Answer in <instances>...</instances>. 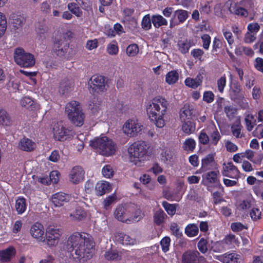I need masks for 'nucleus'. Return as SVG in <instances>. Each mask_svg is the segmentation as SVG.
<instances>
[{
  "instance_id": "obj_1",
  "label": "nucleus",
  "mask_w": 263,
  "mask_h": 263,
  "mask_svg": "<svg viewBox=\"0 0 263 263\" xmlns=\"http://www.w3.org/2000/svg\"><path fill=\"white\" fill-rule=\"evenodd\" d=\"M65 246L68 252L74 251L76 257L80 261H84L92 256L95 245L93 241L85 234L76 232L68 237Z\"/></svg>"
},
{
  "instance_id": "obj_2",
  "label": "nucleus",
  "mask_w": 263,
  "mask_h": 263,
  "mask_svg": "<svg viewBox=\"0 0 263 263\" xmlns=\"http://www.w3.org/2000/svg\"><path fill=\"white\" fill-rule=\"evenodd\" d=\"M168 106L167 100L160 96L155 97L147 104L146 109L148 118L156 127L164 126V116L167 112Z\"/></svg>"
},
{
  "instance_id": "obj_3",
  "label": "nucleus",
  "mask_w": 263,
  "mask_h": 263,
  "mask_svg": "<svg viewBox=\"0 0 263 263\" xmlns=\"http://www.w3.org/2000/svg\"><path fill=\"white\" fill-rule=\"evenodd\" d=\"M90 145L100 154L109 156L114 154L116 151L115 142L106 136L99 137L90 141Z\"/></svg>"
},
{
  "instance_id": "obj_4",
  "label": "nucleus",
  "mask_w": 263,
  "mask_h": 263,
  "mask_svg": "<svg viewBox=\"0 0 263 263\" xmlns=\"http://www.w3.org/2000/svg\"><path fill=\"white\" fill-rule=\"evenodd\" d=\"M65 111L69 119L76 126H81L83 124L85 115L79 102L72 100L68 103Z\"/></svg>"
},
{
  "instance_id": "obj_5",
  "label": "nucleus",
  "mask_w": 263,
  "mask_h": 263,
  "mask_svg": "<svg viewBox=\"0 0 263 263\" xmlns=\"http://www.w3.org/2000/svg\"><path fill=\"white\" fill-rule=\"evenodd\" d=\"M14 60L15 62L22 67H32L35 63L34 55L20 47L16 48L14 50Z\"/></svg>"
},
{
  "instance_id": "obj_6",
  "label": "nucleus",
  "mask_w": 263,
  "mask_h": 263,
  "mask_svg": "<svg viewBox=\"0 0 263 263\" xmlns=\"http://www.w3.org/2000/svg\"><path fill=\"white\" fill-rule=\"evenodd\" d=\"M148 145L144 141H138L133 143L128 148L130 159L133 158L134 161L143 160L148 152Z\"/></svg>"
},
{
  "instance_id": "obj_7",
  "label": "nucleus",
  "mask_w": 263,
  "mask_h": 263,
  "mask_svg": "<svg viewBox=\"0 0 263 263\" xmlns=\"http://www.w3.org/2000/svg\"><path fill=\"white\" fill-rule=\"evenodd\" d=\"M107 81L104 76L95 74L92 76L88 82V88L90 93H100L106 90Z\"/></svg>"
},
{
  "instance_id": "obj_8",
  "label": "nucleus",
  "mask_w": 263,
  "mask_h": 263,
  "mask_svg": "<svg viewBox=\"0 0 263 263\" xmlns=\"http://www.w3.org/2000/svg\"><path fill=\"white\" fill-rule=\"evenodd\" d=\"M63 233L62 229L51 226H48L45 233V242L49 247L58 245L60 238Z\"/></svg>"
},
{
  "instance_id": "obj_9",
  "label": "nucleus",
  "mask_w": 263,
  "mask_h": 263,
  "mask_svg": "<svg viewBox=\"0 0 263 263\" xmlns=\"http://www.w3.org/2000/svg\"><path fill=\"white\" fill-rule=\"evenodd\" d=\"M53 137L55 140L64 141L73 136V132L65 127L61 123H57L53 127Z\"/></svg>"
},
{
  "instance_id": "obj_10",
  "label": "nucleus",
  "mask_w": 263,
  "mask_h": 263,
  "mask_svg": "<svg viewBox=\"0 0 263 263\" xmlns=\"http://www.w3.org/2000/svg\"><path fill=\"white\" fill-rule=\"evenodd\" d=\"M182 263H207L206 258L197 250H187L182 255Z\"/></svg>"
},
{
  "instance_id": "obj_11",
  "label": "nucleus",
  "mask_w": 263,
  "mask_h": 263,
  "mask_svg": "<svg viewBox=\"0 0 263 263\" xmlns=\"http://www.w3.org/2000/svg\"><path fill=\"white\" fill-rule=\"evenodd\" d=\"M69 47V43L66 37L55 38L53 42V51L60 57H62L67 53Z\"/></svg>"
},
{
  "instance_id": "obj_12",
  "label": "nucleus",
  "mask_w": 263,
  "mask_h": 263,
  "mask_svg": "<svg viewBox=\"0 0 263 263\" xmlns=\"http://www.w3.org/2000/svg\"><path fill=\"white\" fill-rule=\"evenodd\" d=\"M189 16V12L185 10L178 9L174 11L173 17L170 21V28H173L176 26L183 23Z\"/></svg>"
},
{
  "instance_id": "obj_13",
  "label": "nucleus",
  "mask_w": 263,
  "mask_h": 263,
  "mask_svg": "<svg viewBox=\"0 0 263 263\" xmlns=\"http://www.w3.org/2000/svg\"><path fill=\"white\" fill-rule=\"evenodd\" d=\"M130 208L126 205L120 204L115 209L114 214L118 221L129 223Z\"/></svg>"
},
{
  "instance_id": "obj_14",
  "label": "nucleus",
  "mask_w": 263,
  "mask_h": 263,
  "mask_svg": "<svg viewBox=\"0 0 263 263\" xmlns=\"http://www.w3.org/2000/svg\"><path fill=\"white\" fill-rule=\"evenodd\" d=\"M142 126L139 125L137 120H128L123 127L124 133L130 137H134L141 131Z\"/></svg>"
},
{
  "instance_id": "obj_15",
  "label": "nucleus",
  "mask_w": 263,
  "mask_h": 263,
  "mask_svg": "<svg viewBox=\"0 0 263 263\" xmlns=\"http://www.w3.org/2000/svg\"><path fill=\"white\" fill-rule=\"evenodd\" d=\"M85 177V171L80 165H75L71 169L69 174V181L74 184L82 181Z\"/></svg>"
},
{
  "instance_id": "obj_16",
  "label": "nucleus",
  "mask_w": 263,
  "mask_h": 263,
  "mask_svg": "<svg viewBox=\"0 0 263 263\" xmlns=\"http://www.w3.org/2000/svg\"><path fill=\"white\" fill-rule=\"evenodd\" d=\"M30 233L32 237L36 239L39 242H45L44 236V228L42 224L35 222L30 230Z\"/></svg>"
},
{
  "instance_id": "obj_17",
  "label": "nucleus",
  "mask_w": 263,
  "mask_h": 263,
  "mask_svg": "<svg viewBox=\"0 0 263 263\" xmlns=\"http://www.w3.org/2000/svg\"><path fill=\"white\" fill-rule=\"evenodd\" d=\"M70 198V196L68 194L59 192L52 195L51 201L55 206L60 207L69 202Z\"/></svg>"
},
{
  "instance_id": "obj_18",
  "label": "nucleus",
  "mask_w": 263,
  "mask_h": 263,
  "mask_svg": "<svg viewBox=\"0 0 263 263\" xmlns=\"http://www.w3.org/2000/svg\"><path fill=\"white\" fill-rule=\"evenodd\" d=\"M16 253V249L13 246H9L5 249L0 250V261L9 262L15 256Z\"/></svg>"
},
{
  "instance_id": "obj_19",
  "label": "nucleus",
  "mask_w": 263,
  "mask_h": 263,
  "mask_svg": "<svg viewBox=\"0 0 263 263\" xmlns=\"http://www.w3.org/2000/svg\"><path fill=\"white\" fill-rule=\"evenodd\" d=\"M229 94L230 98L235 102H238L242 98L243 95L241 92V88L238 82H234L232 84Z\"/></svg>"
},
{
  "instance_id": "obj_20",
  "label": "nucleus",
  "mask_w": 263,
  "mask_h": 263,
  "mask_svg": "<svg viewBox=\"0 0 263 263\" xmlns=\"http://www.w3.org/2000/svg\"><path fill=\"white\" fill-rule=\"evenodd\" d=\"M175 158V152L174 149L166 147L162 149L160 155L161 161L164 163L173 162Z\"/></svg>"
},
{
  "instance_id": "obj_21",
  "label": "nucleus",
  "mask_w": 263,
  "mask_h": 263,
  "mask_svg": "<svg viewBox=\"0 0 263 263\" xmlns=\"http://www.w3.org/2000/svg\"><path fill=\"white\" fill-rule=\"evenodd\" d=\"M222 174L231 178L237 179L240 177V173L235 165H223Z\"/></svg>"
},
{
  "instance_id": "obj_22",
  "label": "nucleus",
  "mask_w": 263,
  "mask_h": 263,
  "mask_svg": "<svg viewBox=\"0 0 263 263\" xmlns=\"http://www.w3.org/2000/svg\"><path fill=\"white\" fill-rule=\"evenodd\" d=\"M96 194L98 196H102L111 191V187L110 183L105 181L98 182L95 187Z\"/></svg>"
},
{
  "instance_id": "obj_23",
  "label": "nucleus",
  "mask_w": 263,
  "mask_h": 263,
  "mask_svg": "<svg viewBox=\"0 0 263 263\" xmlns=\"http://www.w3.org/2000/svg\"><path fill=\"white\" fill-rule=\"evenodd\" d=\"M19 147L23 151L32 152L36 147V144L32 140L24 137L20 140Z\"/></svg>"
},
{
  "instance_id": "obj_24",
  "label": "nucleus",
  "mask_w": 263,
  "mask_h": 263,
  "mask_svg": "<svg viewBox=\"0 0 263 263\" xmlns=\"http://www.w3.org/2000/svg\"><path fill=\"white\" fill-rule=\"evenodd\" d=\"M239 255L235 253H225L219 256L218 259L223 263H239Z\"/></svg>"
},
{
  "instance_id": "obj_25",
  "label": "nucleus",
  "mask_w": 263,
  "mask_h": 263,
  "mask_svg": "<svg viewBox=\"0 0 263 263\" xmlns=\"http://www.w3.org/2000/svg\"><path fill=\"white\" fill-rule=\"evenodd\" d=\"M229 10L231 13L238 16L246 17L248 15V12L246 9L237 5L235 3H232L230 5Z\"/></svg>"
},
{
  "instance_id": "obj_26",
  "label": "nucleus",
  "mask_w": 263,
  "mask_h": 263,
  "mask_svg": "<svg viewBox=\"0 0 263 263\" xmlns=\"http://www.w3.org/2000/svg\"><path fill=\"white\" fill-rule=\"evenodd\" d=\"M12 124V120L7 111L0 107V125L9 126Z\"/></svg>"
},
{
  "instance_id": "obj_27",
  "label": "nucleus",
  "mask_w": 263,
  "mask_h": 263,
  "mask_svg": "<svg viewBox=\"0 0 263 263\" xmlns=\"http://www.w3.org/2000/svg\"><path fill=\"white\" fill-rule=\"evenodd\" d=\"M193 109L189 105H184L181 109L180 112V119L181 121H184L187 120H192Z\"/></svg>"
},
{
  "instance_id": "obj_28",
  "label": "nucleus",
  "mask_w": 263,
  "mask_h": 263,
  "mask_svg": "<svg viewBox=\"0 0 263 263\" xmlns=\"http://www.w3.org/2000/svg\"><path fill=\"white\" fill-rule=\"evenodd\" d=\"M182 123V130L187 135H190L193 133L196 129V123L193 120H187L184 121H181Z\"/></svg>"
},
{
  "instance_id": "obj_29",
  "label": "nucleus",
  "mask_w": 263,
  "mask_h": 263,
  "mask_svg": "<svg viewBox=\"0 0 263 263\" xmlns=\"http://www.w3.org/2000/svg\"><path fill=\"white\" fill-rule=\"evenodd\" d=\"M204 179L206 180L209 183H215L216 185L218 186L219 189H222L223 187L220 183L219 181L217 179V174L215 171H211L208 172L203 175Z\"/></svg>"
},
{
  "instance_id": "obj_30",
  "label": "nucleus",
  "mask_w": 263,
  "mask_h": 263,
  "mask_svg": "<svg viewBox=\"0 0 263 263\" xmlns=\"http://www.w3.org/2000/svg\"><path fill=\"white\" fill-rule=\"evenodd\" d=\"M178 50L182 54H185L189 51L192 45L190 40H179L177 44Z\"/></svg>"
},
{
  "instance_id": "obj_31",
  "label": "nucleus",
  "mask_w": 263,
  "mask_h": 263,
  "mask_svg": "<svg viewBox=\"0 0 263 263\" xmlns=\"http://www.w3.org/2000/svg\"><path fill=\"white\" fill-rule=\"evenodd\" d=\"M144 216L142 210L140 208H137L134 211L130 208V212L129 213V223L140 221Z\"/></svg>"
},
{
  "instance_id": "obj_32",
  "label": "nucleus",
  "mask_w": 263,
  "mask_h": 263,
  "mask_svg": "<svg viewBox=\"0 0 263 263\" xmlns=\"http://www.w3.org/2000/svg\"><path fill=\"white\" fill-rule=\"evenodd\" d=\"M152 22L156 28L167 25V21L160 14L153 15L152 16Z\"/></svg>"
},
{
  "instance_id": "obj_33",
  "label": "nucleus",
  "mask_w": 263,
  "mask_h": 263,
  "mask_svg": "<svg viewBox=\"0 0 263 263\" xmlns=\"http://www.w3.org/2000/svg\"><path fill=\"white\" fill-rule=\"evenodd\" d=\"M199 232V228L195 223L188 224L184 230V233L189 237H192L197 235Z\"/></svg>"
},
{
  "instance_id": "obj_34",
  "label": "nucleus",
  "mask_w": 263,
  "mask_h": 263,
  "mask_svg": "<svg viewBox=\"0 0 263 263\" xmlns=\"http://www.w3.org/2000/svg\"><path fill=\"white\" fill-rule=\"evenodd\" d=\"M179 80V74L177 70L169 71L165 76V82L169 85L175 84Z\"/></svg>"
},
{
  "instance_id": "obj_35",
  "label": "nucleus",
  "mask_w": 263,
  "mask_h": 263,
  "mask_svg": "<svg viewBox=\"0 0 263 263\" xmlns=\"http://www.w3.org/2000/svg\"><path fill=\"white\" fill-rule=\"evenodd\" d=\"M20 104L22 107H24L27 109L33 110L35 108V104L34 101L29 97H24L21 99Z\"/></svg>"
},
{
  "instance_id": "obj_36",
  "label": "nucleus",
  "mask_w": 263,
  "mask_h": 263,
  "mask_svg": "<svg viewBox=\"0 0 263 263\" xmlns=\"http://www.w3.org/2000/svg\"><path fill=\"white\" fill-rule=\"evenodd\" d=\"M27 204L25 198L18 197L15 201V209L18 214H23L26 210Z\"/></svg>"
},
{
  "instance_id": "obj_37",
  "label": "nucleus",
  "mask_w": 263,
  "mask_h": 263,
  "mask_svg": "<svg viewBox=\"0 0 263 263\" xmlns=\"http://www.w3.org/2000/svg\"><path fill=\"white\" fill-rule=\"evenodd\" d=\"M213 131L210 134V143L216 146L221 138V136L215 126L212 127Z\"/></svg>"
},
{
  "instance_id": "obj_38",
  "label": "nucleus",
  "mask_w": 263,
  "mask_h": 263,
  "mask_svg": "<svg viewBox=\"0 0 263 263\" xmlns=\"http://www.w3.org/2000/svg\"><path fill=\"white\" fill-rule=\"evenodd\" d=\"M166 216L164 212L162 210L157 211L154 214V221L157 226H160L164 222V219Z\"/></svg>"
},
{
  "instance_id": "obj_39",
  "label": "nucleus",
  "mask_w": 263,
  "mask_h": 263,
  "mask_svg": "<svg viewBox=\"0 0 263 263\" xmlns=\"http://www.w3.org/2000/svg\"><path fill=\"white\" fill-rule=\"evenodd\" d=\"M67 8L71 13L78 17H80L82 15V11L79 5L76 3L72 2L69 3L67 5Z\"/></svg>"
},
{
  "instance_id": "obj_40",
  "label": "nucleus",
  "mask_w": 263,
  "mask_h": 263,
  "mask_svg": "<svg viewBox=\"0 0 263 263\" xmlns=\"http://www.w3.org/2000/svg\"><path fill=\"white\" fill-rule=\"evenodd\" d=\"M245 120L247 130L249 132L252 130L256 125V121L254 117L252 115L248 114L246 116Z\"/></svg>"
},
{
  "instance_id": "obj_41",
  "label": "nucleus",
  "mask_w": 263,
  "mask_h": 263,
  "mask_svg": "<svg viewBox=\"0 0 263 263\" xmlns=\"http://www.w3.org/2000/svg\"><path fill=\"white\" fill-rule=\"evenodd\" d=\"M139 48L137 44L133 43L129 45L126 49V53L129 57H134L139 53Z\"/></svg>"
},
{
  "instance_id": "obj_42",
  "label": "nucleus",
  "mask_w": 263,
  "mask_h": 263,
  "mask_svg": "<svg viewBox=\"0 0 263 263\" xmlns=\"http://www.w3.org/2000/svg\"><path fill=\"white\" fill-rule=\"evenodd\" d=\"M13 26L15 29L21 27L25 21L24 17L21 15L13 14L12 16Z\"/></svg>"
},
{
  "instance_id": "obj_43",
  "label": "nucleus",
  "mask_w": 263,
  "mask_h": 263,
  "mask_svg": "<svg viewBox=\"0 0 263 263\" xmlns=\"http://www.w3.org/2000/svg\"><path fill=\"white\" fill-rule=\"evenodd\" d=\"M196 144V142L193 139L188 138L185 140L183 148L186 151L192 152L195 148Z\"/></svg>"
},
{
  "instance_id": "obj_44",
  "label": "nucleus",
  "mask_w": 263,
  "mask_h": 263,
  "mask_svg": "<svg viewBox=\"0 0 263 263\" xmlns=\"http://www.w3.org/2000/svg\"><path fill=\"white\" fill-rule=\"evenodd\" d=\"M107 51L110 55H117L119 52V47L116 41H112L107 46Z\"/></svg>"
},
{
  "instance_id": "obj_45",
  "label": "nucleus",
  "mask_w": 263,
  "mask_h": 263,
  "mask_svg": "<svg viewBox=\"0 0 263 263\" xmlns=\"http://www.w3.org/2000/svg\"><path fill=\"white\" fill-rule=\"evenodd\" d=\"M73 216L74 219L82 220L86 217L87 214L83 209L81 207H78L74 211Z\"/></svg>"
},
{
  "instance_id": "obj_46",
  "label": "nucleus",
  "mask_w": 263,
  "mask_h": 263,
  "mask_svg": "<svg viewBox=\"0 0 263 263\" xmlns=\"http://www.w3.org/2000/svg\"><path fill=\"white\" fill-rule=\"evenodd\" d=\"M208 241L204 238H201L197 243V248L199 251L202 254H205L208 250Z\"/></svg>"
},
{
  "instance_id": "obj_47",
  "label": "nucleus",
  "mask_w": 263,
  "mask_h": 263,
  "mask_svg": "<svg viewBox=\"0 0 263 263\" xmlns=\"http://www.w3.org/2000/svg\"><path fill=\"white\" fill-rule=\"evenodd\" d=\"M162 205L168 215L173 216L175 214L176 211L175 204H170L167 201H164L162 202Z\"/></svg>"
},
{
  "instance_id": "obj_48",
  "label": "nucleus",
  "mask_w": 263,
  "mask_h": 263,
  "mask_svg": "<svg viewBox=\"0 0 263 263\" xmlns=\"http://www.w3.org/2000/svg\"><path fill=\"white\" fill-rule=\"evenodd\" d=\"M119 241L123 245H133L134 240L128 235L124 233H120L119 235Z\"/></svg>"
},
{
  "instance_id": "obj_49",
  "label": "nucleus",
  "mask_w": 263,
  "mask_h": 263,
  "mask_svg": "<svg viewBox=\"0 0 263 263\" xmlns=\"http://www.w3.org/2000/svg\"><path fill=\"white\" fill-rule=\"evenodd\" d=\"M70 88V83L68 80L64 79L60 83L59 92L64 95Z\"/></svg>"
},
{
  "instance_id": "obj_50",
  "label": "nucleus",
  "mask_w": 263,
  "mask_h": 263,
  "mask_svg": "<svg viewBox=\"0 0 263 263\" xmlns=\"http://www.w3.org/2000/svg\"><path fill=\"white\" fill-rule=\"evenodd\" d=\"M152 18H151L149 15H145L143 16L142 20V28L145 30H149L152 27Z\"/></svg>"
},
{
  "instance_id": "obj_51",
  "label": "nucleus",
  "mask_w": 263,
  "mask_h": 263,
  "mask_svg": "<svg viewBox=\"0 0 263 263\" xmlns=\"http://www.w3.org/2000/svg\"><path fill=\"white\" fill-rule=\"evenodd\" d=\"M103 176L106 178H110L114 175V171L111 165H104L102 169Z\"/></svg>"
},
{
  "instance_id": "obj_52",
  "label": "nucleus",
  "mask_w": 263,
  "mask_h": 263,
  "mask_svg": "<svg viewBox=\"0 0 263 263\" xmlns=\"http://www.w3.org/2000/svg\"><path fill=\"white\" fill-rule=\"evenodd\" d=\"M222 33L224 37L227 41L230 48L232 49L233 44L234 43V38L232 32L228 30H223Z\"/></svg>"
},
{
  "instance_id": "obj_53",
  "label": "nucleus",
  "mask_w": 263,
  "mask_h": 263,
  "mask_svg": "<svg viewBox=\"0 0 263 263\" xmlns=\"http://www.w3.org/2000/svg\"><path fill=\"white\" fill-rule=\"evenodd\" d=\"M7 27V21L5 15L0 12V37L5 33Z\"/></svg>"
},
{
  "instance_id": "obj_54",
  "label": "nucleus",
  "mask_w": 263,
  "mask_h": 263,
  "mask_svg": "<svg viewBox=\"0 0 263 263\" xmlns=\"http://www.w3.org/2000/svg\"><path fill=\"white\" fill-rule=\"evenodd\" d=\"M185 85L188 87L196 89L201 85L193 78L187 77L184 81Z\"/></svg>"
},
{
  "instance_id": "obj_55",
  "label": "nucleus",
  "mask_w": 263,
  "mask_h": 263,
  "mask_svg": "<svg viewBox=\"0 0 263 263\" xmlns=\"http://www.w3.org/2000/svg\"><path fill=\"white\" fill-rule=\"evenodd\" d=\"M253 190L257 196L260 197L263 192V181L258 180L255 185L253 187Z\"/></svg>"
},
{
  "instance_id": "obj_56",
  "label": "nucleus",
  "mask_w": 263,
  "mask_h": 263,
  "mask_svg": "<svg viewBox=\"0 0 263 263\" xmlns=\"http://www.w3.org/2000/svg\"><path fill=\"white\" fill-rule=\"evenodd\" d=\"M117 197L115 194L110 195L103 201L104 208L108 210L109 206L116 200Z\"/></svg>"
},
{
  "instance_id": "obj_57",
  "label": "nucleus",
  "mask_w": 263,
  "mask_h": 263,
  "mask_svg": "<svg viewBox=\"0 0 263 263\" xmlns=\"http://www.w3.org/2000/svg\"><path fill=\"white\" fill-rule=\"evenodd\" d=\"M261 212L260 209L256 207H253L250 212V215L254 221L259 219L261 218Z\"/></svg>"
},
{
  "instance_id": "obj_58",
  "label": "nucleus",
  "mask_w": 263,
  "mask_h": 263,
  "mask_svg": "<svg viewBox=\"0 0 263 263\" xmlns=\"http://www.w3.org/2000/svg\"><path fill=\"white\" fill-rule=\"evenodd\" d=\"M198 139L199 142L203 145H206L210 143L209 137L205 132V129H202L200 132Z\"/></svg>"
},
{
  "instance_id": "obj_59",
  "label": "nucleus",
  "mask_w": 263,
  "mask_h": 263,
  "mask_svg": "<svg viewBox=\"0 0 263 263\" xmlns=\"http://www.w3.org/2000/svg\"><path fill=\"white\" fill-rule=\"evenodd\" d=\"M215 95L210 90L205 91L203 95V100L207 103H211L214 100Z\"/></svg>"
},
{
  "instance_id": "obj_60",
  "label": "nucleus",
  "mask_w": 263,
  "mask_h": 263,
  "mask_svg": "<svg viewBox=\"0 0 263 263\" xmlns=\"http://www.w3.org/2000/svg\"><path fill=\"white\" fill-rule=\"evenodd\" d=\"M241 126L239 124H234L231 126V132L234 136L237 138H241L242 135L241 134Z\"/></svg>"
},
{
  "instance_id": "obj_61",
  "label": "nucleus",
  "mask_w": 263,
  "mask_h": 263,
  "mask_svg": "<svg viewBox=\"0 0 263 263\" xmlns=\"http://www.w3.org/2000/svg\"><path fill=\"white\" fill-rule=\"evenodd\" d=\"M202 42V47L205 50H208L211 44V38L208 34H204L201 36Z\"/></svg>"
},
{
  "instance_id": "obj_62",
  "label": "nucleus",
  "mask_w": 263,
  "mask_h": 263,
  "mask_svg": "<svg viewBox=\"0 0 263 263\" xmlns=\"http://www.w3.org/2000/svg\"><path fill=\"white\" fill-rule=\"evenodd\" d=\"M226 82H227V79L226 76L224 75L223 76H222L220 77L218 80H217V87L218 90L220 93H223L224 91V89L226 85Z\"/></svg>"
},
{
  "instance_id": "obj_63",
  "label": "nucleus",
  "mask_w": 263,
  "mask_h": 263,
  "mask_svg": "<svg viewBox=\"0 0 263 263\" xmlns=\"http://www.w3.org/2000/svg\"><path fill=\"white\" fill-rule=\"evenodd\" d=\"M222 47V41L221 39L215 37L214 38L212 44V52L215 53L217 51L218 49L221 48Z\"/></svg>"
},
{
  "instance_id": "obj_64",
  "label": "nucleus",
  "mask_w": 263,
  "mask_h": 263,
  "mask_svg": "<svg viewBox=\"0 0 263 263\" xmlns=\"http://www.w3.org/2000/svg\"><path fill=\"white\" fill-rule=\"evenodd\" d=\"M171 239L168 237H164L160 241L162 250L164 252H166L169 250Z\"/></svg>"
}]
</instances>
